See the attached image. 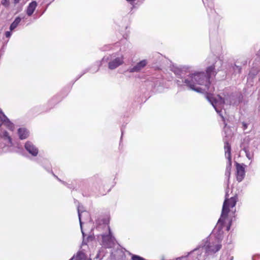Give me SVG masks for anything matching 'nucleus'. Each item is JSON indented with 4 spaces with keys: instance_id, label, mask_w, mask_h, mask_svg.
<instances>
[{
    "instance_id": "nucleus-1",
    "label": "nucleus",
    "mask_w": 260,
    "mask_h": 260,
    "mask_svg": "<svg viewBox=\"0 0 260 260\" xmlns=\"http://www.w3.org/2000/svg\"><path fill=\"white\" fill-rule=\"evenodd\" d=\"M185 85L190 89L198 92H207L211 85V82L203 72H196L190 74L184 81Z\"/></svg>"
},
{
    "instance_id": "nucleus-2",
    "label": "nucleus",
    "mask_w": 260,
    "mask_h": 260,
    "mask_svg": "<svg viewBox=\"0 0 260 260\" xmlns=\"http://www.w3.org/2000/svg\"><path fill=\"white\" fill-rule=\"evenodd\" d=\"M238 200V196L235 195L230 198L228 197V194L225 195V199L223 204L221 217L220 220L225 219L230 211L235 212V206Z\"/></svg>"
},
{
    "instance_id": "nucleus-3",
    "label": "nucleus",
    "mask_w": 260,
    "mask_h": 260,
    "mask_svg": "<svg viewBox=\"0 0 260 260\" xmlns=\"http://www.w3.org/2000/svg\"><path fill=\"white\" fill-rule=\"evenodd\" d=\"M110 220V217L109 215H106L105 216H102L100 217L97 220V223L98 224V227L100 228V226L102 225H107V229L109 231V235L108 236H103V240L104 242H106L107 239L111 238L112 237V233L111 231V229L109 226V223Z\"/></svg>"
},
{
    "instance_id": "nucleus-4",
    "label": "nucleus",
    "mask_w": 260,
    "mask_h": 260,
    "mask_svg": "<svg viewBox=\"0 0 260 260\" xmlns=\"http://www.w3.org/2000/svg\"><path fill=\"white\" fill-rule=\"evenodd\" d=\"M224 151H225V155L226 157L229 159V165L226 168L225 175L227 176L228 180H229L231 171V166H232V158H231V147L229 143L226 142L224 144Z\"/></svg>"
},
{
    "instance_id": "nucleus-5",
    "label": "nucleus",
    "mask_w": 260,
    "mask_h": 260,
    "mask_svg": "<svg viewBox=\"0 0 260 260\" xmlns=\"http://www.w3.org/2000/svg\"><path fill=\"white\" fill-rule=\"evenodd\" d=\"M221 240L222 239L220 237H216L212 241L210 242L209 244L207 246L206 250L208 252L211 253H215L219 251L221 248Z\"/></svg>"
},
{
    "instance_id": "nucleus-6",
    "label": "nucleus",
    "mask_w": 260,
    "mask_h": 260,
    "mask_svg": "<svg viewBox=\"0 0 260 260\" xmlns=\"http://www.w3.org/2000/svg\"><path fill=\"white\" fill-rule=\"evenodd\" d=\"M243 164L236 163V178L238 182L242 181L245 177V171Z\"/></svg>"
},
{
    "instance_id": "nucleus-7",
    "label": "nucleus",
    "mask_w": 260,
    "mask_h": 260,
    "mask_svg": "<svg viewBox=\"0 0 260 260\" xmlns=\"http://www.w3.org/2000/svg\"><path fill=\"white\" fill-rule=\"evenodd\" d=\"M124 57L123 56L116 57L110 61L108 63V68L110 70H114L123 63Z\"/></svg>"
},
{
    "instance_id": "nucleus-8",
    "label": "nucleus",
    "mask_w": 260,
    "mask_h": 260,
    "mask_svg": "<svg viewBox=\"0 0 260 260\" xmlns=\"http://www.w3.org/2000/svg\"><path fill=\"white\" fill-rule=\"evenodd\" d=\"M147 61L146 59L140 61L130 70V72H138L140 71L147 64Z\"/></svg>"
},
{
    "instance_id": "nucleus-9",
    "label": "nucleus",
    "mask_w": 260,
    "mask_h": 260,
    "mask_svg": "<svg viewBox=\"0 0 260 260\" xmlns=\"http://www.w3.org/2000/svg\"><path fill=\"white\" fill-rule=\"evenodd\" d=\"M206 77H208V80L210 81V78L215 77L217 72L215 71V66L213 64L207 68L206 70Z\"/></svg>"
},
{
    "instance_id": "nucleus-10",
    "label": "nucleus",
    "mask_w": 260,
    "mask_h": 260,
    "mask_svg": "<svg viewBox=\"0 0 260 260\" xmlns=\"http://www.w3.org/2000/svg\"><path fill=\"white\" fill-rule=\"evenodd\" d=\"M25 149L34 156H36L38 153V150L31 143L27 142L25 144Z\"/></svg>"
},
{
    "instance_id": "nucleus-11",
    "label": "nucleus",
    "mask_w": 260,
    "mask_h": 260,
    "mask_svg": "<svg viewBox=\"0 0 260 260\" xmlns=\"http://www.w3.org/2000/svg\"><path fill=\"white\" fill-rule=\"evenodd\" d=\"M37 6V4L35 1L32 2L29 4L26 11L27 14L28 16H31L33 14Z\"/></svg>"
},
{
    "instance_id": "nucleus-12",
    "label": "nucleus",
    "mask_w": 260,
    "mask_h": 260,
    "mask_svg": "<svg viewBox=\"0 0 260 260\" xmlns=\"http://www.w3.org/2000/svg\"><path fill=\"white\" fill-rule=\"evenodd\" d=\"M18 134L19 136V138L21 140L25 139L28 136V133L27 130L23 128H19Z\"/></svg>"
},
{
    "instance_id": "nucleus-13",
    "label": "nucleus",
    "mask_w": 260,
    "mask_h": 260,
    "mask_svg": "<svg viewBox=\"0 0 260 260\" xmlns=\"http://www.w3.org/2000/svg\"><path fill=\"white\" fill-rule=\"evenodd\" d=\"M21 21V18L19 17H17L14 22L11 24L10 29L12 31L14 29H15L18 25V24L20 23Z\"/></svg>"
},
{
    "instance_id": "nucleus-14",
    "label": "nucleus",
    "mask_w": 260,
    "mask_h": 260,
    "mask_svg": "<svg viewBox=\"0 0 260 260\" xmlns=\"http://www.w3.org/2000/svg\"><path fill=\"white\" fill-rule=\"evenodd\" d=\"M206 98L212 103V105L214 106V103L216 104L217 101L213 98V95L210 93H207L206 95Z\"/></svg>"
},
{
    "instance_id": "nucleus-15",
    "label": "nucleus",
    "mask_w": 260,
    "mask_h": 260,
    "mask_svg": "<svg viewBox=\"0 0 260 260\" xmlns=\"http://www.w3.org/2000/svg\"><path fill=\"white\" fill-rule=\"evenodd\" d=\"M0 119L3 122H7L9 121L8 118L5 115V114L2 111V109L0 108Z\"/></svg>"
},
{
    "instance_id": "nucleus-16",
    "label": "nucleus",
    "mask_w": 260,
    "mask_h": 260,
    "mask_svg": "<svg viewBox=\"0 0 260 260\" xmlns=\"http://www.w3.org/2000/svg\"><path fill=\"white\" fill-rule=\"evenodd\" d=\"M3 136L5 139H7L10 143H12V139L7 132H5L4 133Z\"/></svg>"
},
{
    "instance_id": "nucleus-17",
    "label": "nucleus",
    "mask_w": 260,
    "mask_h": 260,
    "mask_svg": "<svg viewBox=\"0 0 260 260\" xmlns=\"http://www.w3.org/2000/svg\"><path fill=\"white\" fill-rule=\"evenodd\" d=\"M132 260H145L143 257L136 255H134L132 256Z\"/></svg>"
},
{
    "instance_id": "nucleus-18",
    "label": "nucleus",
    "mask_w": 260,
    "mask_h": 260,
    "mask_svg": "<svg viewBox=\"0 0 260 260\" xmlns=\"http://www.w3.org/2000/svg\"><path fill=\"white\" fill-rule=\"evenodd\" d=\"M1 3L5 7H8L9 5V0H2Z\"/></svg>"
},
{
    "instance_id": "nucleus-19",
    "label": "nucleus",
    "mask_w": 260,
    "mask_h": 260,
    "mask_svg": "<svg viewBox=\"0 0 260 260\" xmlns=\"http://www.w3.org/2000/svg\"><path fill=\"white\" fill-rule=\"evenodd\" d=\"M99 191H100V194L101 196L105 195V194L107 193V192L108 191V190H107V191L104 190V191H101V187L100 188Z\"/></svg>"
},
{
    "instance_id": "nucleus-20",
    "label": "nucleus",
    "mask_w": 260,
    "mask_h": 260,
    "mask_svg": "<svg viewBox=\"0 0 260 260\" xmlns=\"http://www.w3.org/2000/svg\"><path fill=\"white\" fill-rule=\"evenodd\" d=\"M218 98L220 100V102L221 103L223 104L224 103V100L221 96H220V95H218Z\"/></svg>"
},
{
    "instance_id": "nucleus-21",
    "label": "nucleus",
    "mask_w": 260,
    "mask_h": 260,
    "mask_svg": "<svg viewBox=\"0 0 260 260\" xmlns=\"http://www.w3.org/2000/svg\"><path fill=\"white\" fill-rule=\"evenodd\" d=\"M5 35L6 37L9 38L11 35V33L10 32V31H6Z\"/></svg>"
},
{
    "instance_id": "nucleus-22",
    "label": "nucleus",
    "mask_w": 260,
    "mask_h": 260,
    "mask_svg": "<svg viewBox=\"0 0 260 260\" xmlns=\"http://www.w3.org/2000/svg\"><path fill=\"white\" fill-rule=\"evenodd\" d=\"M256 56L260 59V48H259V50H258V51L257 52V53H256Z\"/></svg>"
},
{
    "instance_id": "nucleus-23",
    "label": "nucleus",
    "mask_w": 260,
    "mask_h": 260,
    "mask_svg": "<svg viewBox=\"0 0 260 260\" xmlns=\"http://www.w3.org/2000/svg\"><path fill=\"white\" fill-rule=\"evenodd\" d=\"M126 1L131 4H133L136 0H126Z\"/></svg>"
},
{
    "instance_id": "nucleus-24",
    "label": "nucleus",
    "mask_w": 260,
    "mask_h": 260,
    "mask_svg": "<svg viewBox=\"0 0 260 260\" xmlns=\"http://www.w3.org/2000/svg\"><path fill=\"white\" fill-rule=\"evenodd\" d=\"M20 1V0H13V2H14V4H17L19 3Z\"/></svg>"
},
{
    "instance_id": "nucleus-25",
    "label": "nucleus",
    "mask_w": 260,
    "mask_h": 260,
    "mask_svg": "<svg viewBox=\"0 0 260 260\" xmlns=\"http://www.w3.org/2000/svg\"><path fill=\"white\" fill-rule=\"evenodd\" d=\"M236 68H237L239 71V72H240V71H241V68H239L238 66H236Z\"/></svg>"
},
{
    "instance_id": "nucleus-26",
    "label": "nucleus",
    "mask_w": 260,
    "mask_h": 260,
    "mask_svg": "<svg viewBox=\"0 0 260 260\" xmlns=\"http://www.w3.org/2000/svg\"><path fill=\"white\" fill-rule=\"evenodd\" d=\"M243 125L244 126V128H247V126H246V124H244Z\"/></svg>"
},
{
    "instance_id": "nucleus-27",
    "label": "nucleus",
    "mask_w": 260,
    "mask_h": 260,
    "mask_svg": "<svg viewBox=\"0 0 260 260\" xmlns=\"http://www.w3.org/2000/svg\"><path fill=\"white\" fill-rule=\"evenodd\" d=\"M79 219H80V224H81V219H80V214H79Z\"/></svg>"
},
{
    "instance_id": "nucleus-28",
    "label": "nucleus",
    "mask_w": 260,
    "mask_h": 260,
    "mask_svg": "<svg viewBox=\"0 0 260 260\" xmlns=\"http://www.w3.org/2000/svg\"><path fill=\"white\" fill-rule=\"evenodd\" d=\"M1 125H2V123H1V122H0V126H1Z\"/></svg>"
}]
</instances>
